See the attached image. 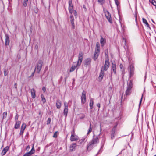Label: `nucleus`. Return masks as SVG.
Here are the masks:
<instances>
[{
    "instance_id": "obj_1",
    "label": "nucleus",
    "mask_w": 156,
    "mask_h": 156,
    "mask_svg": "<svg viewBox=\"0 0 156 156\" xmlns=\"http://www.w3.org/2000/svg\"><path fill=\"white\" fill-rule=\"evenodd\" d=\"M83 53L82 51H80L78 56V60L77 61V63H76V62L73 63V64L72 65L69 70L70 72L73 71L78 66L81 65L83 59Z\"/></svg>"
},
{
    "instance_id": "obj_2",
    "label": "nucleus",
    "mask_w": 156,
    "mask_h": 156,
    "mask_svg": "<svg viewBox=\"0 0 156 156\" xmlns=\"http://www.w3.org/2000/svg\"><path fill=\"white\" fill-rule=\"evenodd\" d=\"M100 51V46L99 42L96 43L95 48V51L94 56V61L96 60L99 55Z\"/></svg>"
},
{
    "instance_id": "obj_3",
    "label": "nucleus",
    "mask_w": 156,
    "mask_h": 156,
    "mask_svg": "<svg viewBox=\"0 0 156 156\" xmlns=\"http://www.w3.org/2000/svg\"><path fill=\"white\" fill-rule=\"evenodd\" d=\"M43 62L42 60H39L37 64V65L34 69V71L36 70L37 72L39 73L42 68Z\"/></svg>"
},
{
    "instance_id": "obj_4",
    "label": "nucleus",
    "mask_w": 156,
    "mask_h": 156,
    "mask_svg": "<svg viewBox=\"0 0 156 156\" xmlns=\"http://www.w3.org/2000/svg\"><path fill=\"white\" fill-rule=\"evenodd\" d=\"M79 139L77 136L75 135L74 129L71 131V135L70 138V140L71 141H77Z\"/></svg>"
},
{
    "instance_id": "obj_5",
    "label": "nucleus",
    "mask_w": 156,
    "mask_h": 156,
    "mask_svg": "<svg viewBox=\"0 0 156 156\" xmlns=\"http://www.w3.org/2000/svg\"><path fill=\"white\" fill-rule=\"evenodd\" d=\"M109 66V60L108 59L107 60H106L105 62V63L104 66H103L101 70H102L104 71H107Z\"/></svg>"
},
{
    "instance_id": "obj_6",
    "label": "nucleus",
    "mask_w": 156,
    "mask_h": 156,
    "mask_svg": "<svg viewBox=\"0 0 156 156\" xmlns=\"http://www.w3.org/2000/svg\"><path fill=\"white\" fill-rule=\"evenodd\" d=\"M90 142L95 146L99 142V138L98 136L94 137Z\"/></svg>"
},
{
    "instance_id": "obj_7",
    "label": "nucleus",
    "mask_w": 156,
    "mask_h": 156,
    "mask_svg": "<svg viewBox=\"0 0 156 156\" xmlns=\"http://www.w3.org/2000/svg\"><path fill=\"white\" fill-rule=\"evenodd\" d=\"M86 92L83 91L81 96V102L82 104H84L86 101Z\"/></svg>"
},
{
    "instance_id": "obj_8",
    "label": "nucleus",
    "mask_w": 156,
    "mask_h": 156,
    "mask_svg": "<svg viewBox=\"0 0 156 156\" xmlns=\"http://www.w3.org/2000/svg\"><path fill=\"white\" fill-rule=\"evenodd\" d=\"M105 15L107 19L109 22L112 23V19L111 17V15L108 11H106L105 12Z\"/></svg>"
},
{
    "instance_id": "obj_9",
    "label": "nucleus",
    "mask_w": 156,
    "mask_h": 156,
    "mask_svg": "<svg viewBox=\"0 0 156 156\" xmlns=\"http://www.w3.org/2000/svg\"><path fill=\"white\" fill-rule=\"evenodd\" d=\"M85 65L86 66L90 67V63L91 62V59L90 58H86L85 60Z\"/></svg>"
},
{
    "instance_id": "obj_10",
    "label": "nucleus",
    "mask_w": 156,
    "mask_h": 156,
    "mask_svg": "<svg viewBox=\"0 0 156 156\" xmlns=\"http://www.w3.org/2000/svg\"><path fill=\"white\" fill-rule=\"evenodd\" d=\"M95 146L93 144H92L90 142H89L87 146V151H90L93 149L94 147Z\"/></svg>"
},
{
    "instance_id": "obj_11",
    "label": "nucleus",
    "mask_w": 156,
    "mask_h": 156,
    "mask_svg": "<svg viewBox=\"0 0 156 156\" xmlns=\"http://www.w3.org/2000/svg\"><path fill=\"white\" fill-rule=\"evenodd\" d=\"M76 146V143H73L70 145L69 147V150L70 151H73L75 150V148Z\"/></svg>"
},
{
    "instance_id": "obj_12",
    "label": "nucleus",
    "mask_w": 156,
    "mask_h": 156,
    "mask_svg": "<svg viewBox=\"0 0 156 156\" xmlns=\"http://www.w3.org/2000/svg\"><path fill=\"white\" fill-rule=\"evenodd\" d=\"M132 88V87L131 86L130 84L127 87V89L126 91L125 94L126 95H129L131 93V88Z\"/></svg>"
},
{
    "instance_id": "obj_13",
    "label": "nucleus",
    "mask_w": 156,
    "mask_h": 156,
    "mask_svg": "<svg viewBox=\"0 0 156 156\" xmlns=\"http://www.w3.org/2000/svg\"><path fill=\"white\" fill-rule=\"evenodd\" d=\"M9 147L7 146L5 148H4L1 152V154L2 156H3L5 154L6 152L9 150Z\"/></svg>"
},
{
    "instance_id": "obj_14",
    "label": "nucleus",
    "mask_w": 156,
    "mask_h": 156,
    "mask_svg": "<svg viewBox=\"0 0 156 156\" xmlns=\"http://www.w3.org/2000/svg\"><path fill=\"white\" fill-rule=\"evenodd\" d=\"M100 42L101 44L102 47H103L105 44L106 43V40L105 38H103L102 36H101V39L100 40Z\"/></svg>"
},
{
    "instance_id": "obj_15",
    "label": "nucleus",
    "mask_w": 156,
    "mask_h": 156,
    "mask_svg": "<svg viewBox=\"0 0 156 156\" xmlns=\"http://www.w3.org/2000/svg\"><path fill=\"white\" fill-rule=\"evenodd\" d=\"M70 22L72 24V28L73 29L75 28V25L74 23V17H73V15L71 14L70 16Z\"/></svg>"
},
{
    "instance_id": "obj_16",
    "label": "nucleus",
    "mask_w": 156,
    "mask_h": 156,
    "mask_svg": "<svg viewBox=\"0 0 156 156\" xmlns=\"http://www.w3.org/2000/svg\"><path fill=\"white\" fill-rule=\"evenodd\" d=\"M104 74V71L102 70H101V72L99 74L98 79L99 81H101L103 79Z\"/></svg>"
},
{
    "instance_id": "obj_17",
    "label": "nucleus",
    "mask_w": 156,
    "mask_h": 156,
    "mask_svg": "<svg viewBox=\"0 0 156 156\" xmlns=\"http://www.w3.org/2000/svg\"><path fill=\"white\" fill-rule=\"evenodd\" d=\"M5 45L6 46L9 45V44L10 41L8 35V34H5Z\"/></svg>"
},
{
    "instance_id": "obj_18",
    "label": "nucleus",
    "mask_w": 156,
    "mask_h": 156,
    "mask_svg": "<svg viewBox=\"0 0 156 156\" xmlns=\"http://www.w3.org/2000/svg\"><path fill=\"white\" fill-rule=\"evenodd\" d=\"M112 70L113 71L114 73L116 74V65L115 62H112Z\"/></svg>"
},
{
    "instance_id": "obj_19",
    "label": "nucleus",
    "mask_w": 156,
    "mask_h": 156,
    "mask_svg": "<svg viewBox=\"0 0 156 156\" xmlns=\"http://www.w3.org/2000/svg\"><path fill=\"white\" fill-rule=\"evenodd\" d=\"M56 105L58 109H60L61 108V102L60 100L58 99L57 100Z\"/></svg>"
},
{
    "instance_id": "obj_20",
    "label": "nucleus",
    "mask_w": 156,
    "mask_h": 156,
    "mask_svg": "<svg viewBox=\"0 0 156 156\" xmlns=\"http://www.w3.org/2000/svg\"><path fill=\"white\" fill-rule=\"evenodd\" d=\"M142 21L143 23H144L145 24L146 26L147 27V28L150 29L151 28L149 26V24L148 23L147 20L144 18H142Z\"/></svg>"
},
{
    "instance_id": "obj_21",
    "label": "nucleus",
    "mask_w": 156,
    "mask_h": 156,
    "mask_svg": "<svg viewBox=\"0 0 156 156\" xmlns=\"http://www.w3.org/2000/svg\"><path fill=\"white\" fill-rule=\"evenodd\" d=\"M36 91L34 89L32 88L31 89V97L32 98H34L36 97L35 94Z\"/></svg>"
},
{
    "instance_id": "obj_22",
    "label": "nucleus",
    "mask_w": 156,
    "mask_h": 156,
    "mask_svg": "<svg viewBox=\"0 0 156 156\" xmlns=\"http://www.w3.org/2000/svg\"><path fill=\"white\" fill-rule=\"evenodd\" d=\"M116 126L114 127V128L112 130V133L111 134V138L112 139H113L115 136V131L116 129Z\"/></svg>"
},
{
    "instance_id": "obj_23",
    "label": "nucleus",
    "mask_w": 156,
    "mask_h": 156,
    "mask_svg": "<svg viewBox=\"0 0 156 156\" xmlns=\"http://www.w3.org/2000/svg\"><path fill=\"white\" fill-rule=\"evenodd\" d=\"M134 68L133 66L131 65L130 66V76H132L133 74Z\"/></svg>"
},
{
    "instance_id": "obj_24",
    "label": "nucleus",
    "mask_w": 156,
    "mask_h": 156,
    "mask_svg": "<svg viewBox=\"0 0 156 156\" xmlns=\"http://www.w3.org/2000/svg\"><path fill=\"white\" fill-rule=\"evenodd\" d=\"M21 122L20 121H16L14 126V128L16 129H18L20 126Z\"/></svg>"
},
{
    "instance_id": "obj_25",
    "label": "nucleus",
    "mask_w": 156,
    "mask_h": 156,
    "mask_svg": "<svg viewBox=\"0 0 156 156\" xmlns=\"http://www.w3.org/2000/svg\"><path fill=\"white\" fill-rule=\"evenodd\" d=\"M69 11L71 14H72L73 11V5H69Z\"/></svg>"
},
{
    "instance_id": "obj_26",
    "label": "nucleus",
    "mask_w": 156,
    "mask_h": 156,
    "mask_svg": "<svg viewBox=\"0 0 156 156\" xmlns=\"http://www.w3.org/2000/svg\"><path fill=\"white\" fill-rule=\"evenodd\" d=\"M94 104V101L93 99L91 98L90 101L89 106H90V109H91L93 108V105Z\"/></svg>"
},
{
    "instance_id": "obj_27",
    "label": "nucleus",
    "mask_w": 156,
    "mask_h": 156,
    "mask_svg": "<svg viewBox=\"0 0 156 156\" xmlns=\"http://www.w3.org/2000/svg\"><path fill=\"white\" fill-rule=\"evenodd\" d=\"M68 112V108H64L63 111V114L66 117L67 115Z\"/></svg>"
},
{
    "instance_id": "obj_28",
    "label": "nucleus",
    "mask_w": 156,
    "mask_h": 156,
    "mask_svg": "<svg viewBox=\"0 0 156 156\" xmlns=\"http://www.w3.org/2000/svg\"><path fill=\"white\" fill-rule=\"evenodd\" d=\"M35 151L34 146H33L31 150L29 152L30 154L31 155L35 152Z\"/></svg>"
},
{
    "instance_id": "obj_29",
    "label": "nucleus",
    "mask_w": 156,
    "mask_h": 156,
    "mask_svg": "<svg viewBox=\"0 0 156 156\" xmlns=\"http://www.w3.org/2000/svg\"><path fill=\"white\" fill-rule=\"evenodd\" d=\"M35 151L34 146H33L31 150L29 152L30 154L31 155L35 152Z\"/></svg>"
},
{
    "instance_id": "obj_30",
    "label": "nucleus",
    "mask_w": 156,
    "mask_h": 156,
    "mask_svg": "<svg viewBox=\"0 0 156 156\" xmlns=\"http://www.w3.org/2000/svg\"><path fill=\"white\" fill-rule=\"evenodd\" d=\"M41 100L43 104L45 103L46 102V101L44 95L43 94H41Z\"/></svg>"
},
{
    "instance_id": "obj_31",
    "label": "nucleus",
    "mask_w": 156,
    "mask_h": 156,
    "mask_svg": "<svg viewBox=\"0 0 156 156\" xmlns=\"http://www.w3.org/2000/svg\"><path fill=\"white\" fill-rule=\"evenodd\" d=\"M92 128L91 127V122H90L89 128L87 133V134L88 135L92 131Z\"/></svg>"
},
{
    "instance_id": "obj_32",
    "label": "nucleus",
    "mask_w": 156,
    "mask_h": 156,
    "mask_svg": "<svg viewBox=\"0 0 156 156\" xmlns=\"http://www.w3.org/2000/svg\"><path fill=\"white\" fill-rule=\"evenodd\" d=\"M28 0H23V5L24 7H26L27 5Z\"/></svg>"
},
{
    "instance_id": "obj_33",
    "label": "nucleus",
    "mask_w": 156,
    "mask_h": 156,
    "mask_svg": "<svg viewBox=\"0 0 156 156\" xmlns=\"http://www.w3.org/2000/svg\"><path fill=\"white\" fill-rule=\"evenodd\" d=\"M3 117H2V120L4 119L5 118H6L7 115V112H4L3 113Z\"/></svg>"
},
{
    "instance_id": "obj_34",
    "label": "nucleus",
    "mask_w": 156,
    "mask_h": 156,
    "mask_svg": "<svg viewBox=\"0 0 156 156\" xmlns=\"http://www.w3.org/2000/svg\"><path fill=\"white\" fill-rule=\"evenodd\" d=\"M98 2L101 5L104 4L105 2V0H98Z\"/></svg>"
},
{
    "instance_id": "obj_35",
    "label": "nucleus",
    "mask_w": 156,
    "mask_h": 156,
    "mask_svg": "<svg viewBox=\"0 0 156 156\" xmlns=\"http://www.w3.org/2000/svg\"><path fill=\"white\" fill-rule=\"evenodd\" d=\"M26 125L25 123H23L21 126V129H25L26 127Z\"/></svg>"
},
{
    "instance_id": "obj_36",
    "label": "nucleus",
    "mask_w": 156,
    "mask_h": 156,
    "mask_svg": "<svg viewBox=\"0 0 156 156\" xmlns=\"http://www.w3.org/2000/svg\"><path fill=\"white\" fill-rule=\"evenodd\" d=\"M64 108H68V105L66 102H64Z\"/></svg>"
},
{
    "instance_id": "obj_37",
    "label": "nucleus",
    "mask_w": 156,
    "mask_h": 156,
    "mask_svg": "<svg viewBox=\"0 0 156 156\" xmlns=\"http://www.w3.org/2000/svg\"><path fill=\"white\" fill-rule=\"evenodd\" d=\"M18 115L17 113L16 114V115L15 117V121H17L18 118Z\"/></svg>"
},
{
    "instance_id": "obj_38",
    "label": "nucleus",
    "mask_w": 156,
    "mask_h": 156,
    "mask_svg": "<svg viewBox=\"0 0 156 156\" xmlns=\"http://www.w3.org/2000/svg\"><path fill=\"white\" fill-rule=\"evenodd\" d=\"M51 121V118H48L47 121V124L48 125L50 124V123Z\"/></svg>"
},
{
    "instance_id": "obj_39",
    "label": "nucleus",
    "mask_w": 156,
    "mask_h": 156,
    "mask_svg": "<svg viewBox=\"0 0 156 156\" xmlns=\"http://www.w3.org/2000/svg\"><path fill=\"white\" fill-rule=\"evenodd\" d=\"M73 14H74L75 16V17H77V12L75 10H74V11H73Z\"/></svg>"
},
{
    "instance_id": "obj_40",
    "label": "nucleus",
    "mask_w": 156,
    "mask_h": 156,
    "mask_svg": "<svg viewBox=\"0 0 156 156\" xmlns=\"http://www.w3.org/2000/svg\"><path fill=\"white\" fill-rule=\"evenodd\" d=\"M152 4L154 6H155L156 7V1L154 0H152Z\"/></svg>"
},
{
    "instance_id": "obj_41",
    "label": "nucleus",
    "mask_w": 156,
    "mask_h": 156,
    "mask_svg": "<svg viewBox=\"0 0 156 156\" xmlns=\"http://www.w3.org/2000/svg\"><path fill=\"white\" fill-rule=\"evenodd\" d=\"M57 131H56L54 134L53 135V137L54 138H56L57 136Z\"/></svg>"
},
{
    "instance_id": "obj_42",
    "label": "nucleus",
    "mask_w": 156,
    "mask_h": 156,
    "mask_svg": "<svg viewBox=\"0 0 156 156\" xmlns=\"http://www.w3.org/2000/svg\"><path fill=\"white\" fill-rule=\"evenodd\" d=\"M24 129H20V135H23V133H24Z\"/></svg>"
},
{
    "instance_id": "obj_43",
    "label": "nucleus",
    "mask_w": 156,
    "mask_h": 156,
    "mask_svg": "<svg viewBox=\"0 0 156 156\" xmlns=\"http://www.w3.org/2000/svg\"><path fill=\"white\" fill-rule=\"evenodd\" d=\"M4 76H7L8 75V72H6V70L5 69H4Z\"/></svg>"
},
{
    "instance_id": "obj_44",
    "label": "nucleus",
    "mask_w": 156,
    "mask_h": 156,
    "mask_svg": "<svg viewBox=\"0 0 156 156\" xmlns=\"http://www.w3.org/2000/svg\"><path fill=\"white\" fill-rule=\"evenodd\" d=\"M143 96V94H142V97H141V98L140 99V101L139 104V107L140 106V105L141 104L142 101V100Z\"/></svg>"
},
{
    "instance_id": "obj_45",
    "label": "nucleus",
    "mask_w": 156,
    "mask_h": 156,
    "mask_svg": "<svg viewBox=\"0 0 156 156\" xmlns=\"http://www.w3.org/2000/svg\"><path fill=\"white\" fill-rule=\"evenodd\" d=\"M31 155L29 153V152H27L26 153H25L23 156H30Z\"/></svg>"
},
{
    "instance_id": "obj_46",
    "label": "nucleus",
    "mask_w": 156,
    "mask_h": 156,
    "mask_svg": "<svg viewBox=\"0 0 156 156\" xmlns=\"http://www.w3.org/2000/svg\"><path fill=\"white\" fill-rule=\"evenodd\" d=\"M123 40L124 41V45L125 46H126V39L124 38H123Z\"/></svg>"
},
{
    "instance_id": "obj_47",
    "label": "nucleus",
    "mask_w": 156,
    "mask_h": 156,
    "mask_svg": "<svg viewBox=\"0 0 156 156\" xmlns=\"http://www.w3.org/2000/svg\"><path fill=\"white\" fill-rule=\"evenodd\" d=\"M72 0H69V5H72Z\"/></svg>"
},
{
    "instance_id": "obj_48",
    "label": "nucleus",
    "mask_w": 156,
    "mask_h": 156,
    "mask_svg": "<svg viewBox=\"0 0 156 156\" xmlns=\"http://www.w3.org/2000/svg\"><path fill=\"white\" fill-rule=\"evenodd\" d=\"M42 90L44 92H45L46 91V87H45L44 86L42 87Z\"/></svg>"
},
{
    "instance_id": "obj_49",
    "label": "nucleus",
    "mask_w": 156,
    "mask_h": 156,
    "mask_svg": "<svg viewBox=\"0 0 156 156\" xmlns=\"http://www.w3.org/2000/svg\"><path fill=\"white\" fill-rule=\"evenodd\" d=\"M35 72V71H34V72H33L31 74V75L29 77H32L34 75V74Z\"/></svg>"
},
{
    "instance_id": "obj_50",
    "label": "nucleus",
    "mask_w": 156,
    "mask_h": 156,
    "mask_svg": "<svg viewBox=\"0 0 156 156\" xmlns=\"http://www.w3.org/2000/svg\"><path fill=\"white\" fill-rule=\"evenodd\" d=\"M14 86L15 88V89L16 90H17V84L16 83H15L14 84Z\"/></svg>"
},
{
    "instance_id": "obj_51",
    "label": "nucleus",
    "mask_w": 156,
    "mask_h": 156,
    "mask_svg": "<svg viewBox=\"0 0 156 156\" xmlns=\"http://www.w3.org/2000/svg\"><path fill=\"white\" fill-rule=\"evenodd\" d=\"M115 4H116L117 6L118 7L119 5V2L118 1H115Z\"/></svg>"
},
{
    "instance_id": "obj_52",
    "label": "nucleus",
    "mask_w": 156,
    "mask_h": 156,
    "mask_svg": "<svg viewBox=\"0 0 156 156\" xmlns=\"http://www.w3.org/2000/svg\"><path fill=\"white\" fill-rule=\"evenodd\" d=\"M134 16L135 18V21L136 22V21H137V14H136V13H135Z\"/></svg>"
},
{
    "instance_id": "obj_53",
    "label": "nucleus",
    "mask_w": 156,
    "mask_h": 156,
    "mask_svg": "<svg viewBox=\"0 0 156 156\" xmlns=\"http://www.w3.org/2000/svg\"><path fill=\"white\" fill-rule=\"evenodd\" d=\"M30 148V146L29 145H28L27 147L26 148V150L28 151L29 149Z\"/></svg>"
},
{
    "instance_id": "obj_54",
    "label": "nucleus",
    "mask_w": 156,
    "mask_h": 156,
    "mask_svg": "<svg viewBox=\"0 0 156 156\" xmlns=\"http://www.w3.org/2000/svg\"><path fill=\"white\" fill-rule=\"evenodd\" d=\"M97 106L99 108L100 107V104L99 103H98L97 104Z\"/></svg>"
},
{
    "instance_id": "obj_55",
    "label": "nucleus",
    "mask_w": 156,
    "mask_h": 156,
    "mask_svg": "<svg viewBox=\"0 0 156 156\" xmlns=\"http://www.w3.org/2000/svg\"><path fill=\"white\" fill-rule=\"evenodd\" d=\"M85 117V115H83L82 117H80V119H82Z\"/></svg>"
},
{
    "instance_id": "obj_56",
    "label": "nucleus",
    "mask_w": 156,
    "mask_h": 156,
    "mask_svg": "<svg viewBox=\"0 0 156 156\" xmlns=\"http://www.w3.org/2000/svg\"><path fill=\"white\" fill-rule=\"evenodd\" d=\"M38 45H36L35 46V48H36L37 49L38 48Z\"/></svg>"
},
{
    "instance_id": "obj_57",
    "label": "nucleus",
    "mask_w": 156,
    "mask_h": 156,
    "mask_svg": "<svg viewBox=\"0 0 156 156\" xmlns=\"http://www.w3.org/2000/svg\"><path fill=\"white\" fill-rule=\"evenodd\" d=\"M62 79H63L62 76H61L60 77V80H61V81L62 80Z\"/></svg>"
},
{
    "instance_id": "obj_58",
    "label": "nucleus",
    "mask_w": 156,
    "mask_h": 156,
    "mask_svg": "<svg viewBox=\"0 0 156 156\" xmlns=\"http://www.w3.org/2000/svg\"><path fill=\"white\" fill-rule=\"evenodd\" d=\"M152 22H153V23H154V24H155V22L153 21V20H151Z\"/></svg>"
},
{
    "instance_id": "obj_59",
    "label": "nucleus",
    "mask_w": 156,
    "mask_h": 156,
    "mask_svg": "<svg viewBox=\"0 0 156 156\" xmlns=\"http://www.w3.org/2000/svg\"><path fill=\"white\" fill-rule=\"evenodd\" d=\"M122 65H120V66L121 69H122Z\"/></svg>"
},
{
    "instance_id": "obj_60",
    "label": "nucleus",
    "mask_w": 156,
    "mask_h": 156,
    "mask_svg": "<svg viewBox=\"0 0 156 156\" xmlns=\"http://www.w3.org/2000/svg\"><path fill=\"white\" fill-rule=\"evenodd\" d=\"M69 102H70L71 103L72 101L70 100H69Z\"/></svg>"
},
{
    "instance_id": "obj_61",
    "label": "nucleus",
    "mask_w": 156,
    "mask_h": 156,
    "mask_svg": "<svg viewBox=\"0 0 156 156\" xmlns=\"http://www.w3.org/2000/svg\"><path fill=\"white\" fill-rule=\"evenodd\" d=\"M65 81H66V78H65Z\"/></svg>"
},
{
    "instance_id": "obj_62",
    "label": "nucleus",
    "mask_w": 156,
    "mask_h": 156,
    "mask_svg": "<svg viewBox=\"0 0 156 156\" xmlns=\"http://www.w3.org/2000/svg\"><path fill=\"white\" fill-rule=\"evenodd\" d=\"M41 114V112L40 111V112H39V114Z\"/></svg>"
},
{
    "instance_id": "obj_63",
    "label": "nucleus",
    "mask_w": 156,
    "mask_h": 156,
    "mask_svg": "<svg viewBox=\"0 0 156 156\" xmlns=\"http://www.w3.org/2000/svg\"><path fill=\"white\" fill-rule=\"evenodd\" d=\"M37 12H35L36 13H37Z\"/></svg>"
},
{
    "instance_id": "obj_64",
    "label": "nucleus",
    "mask_w": 156,
    "mask_h": 156,
    "mask_svg": "<svg viewBox=\"0 0 156 156\" xmlns=\"http://www.w3.org/2000/svg\"><path fill=\"white\" fill-rule=\"evenodd\" d=\"M154 156H156V154L154 155Z\"/></svg>"
}]
</instances>
